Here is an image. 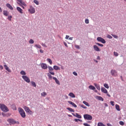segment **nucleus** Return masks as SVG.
<instances>
[{"label": "nucleus", "instance_id": "20", "mask_svg": "<svg viewBox=\"0 0 126 126\" xmlns=\"http://www.w3.org/2000/svg\"><path fill=\"white\" fill-rule=\"evenodd\" d=\"M68 95L70 96V97H71V98H75V95L73 93H70L69 94H68Z\"/></svg>", "mask_w": 126, "mask_h": 126}, {"label": "nucleus", "instance_id": "37", "mask_svg": "<svg viewBox=\"0 0 126 126\" xmlns=\"http://www.w3.org/2000/svg\"><path fill=\"white\" fill-rule=\"evenodd\" d=\"M119 125H120V126H125V123L123 121H120Z\"/></svg>", "mask_w": 126, "mask_h": 126}, {"label": "nucleus", "instance_id": "13", "mask_svg": "<svg viewBox=\"0 0 126 126\" xmlns=\"http://www.w3.org/2000/svg\"><path fill=\"white\" fill-rule=\"evenodd\" d=\"M94 51H96V52H100L101 51L99 47H98L96 45H94Z\"/></svg>", "mask_w": 126, "mask_h": 126}, {"label": "nucleus", "instance_id": "58", "mask_svg": "<svg viewBox=\"0 0 126 126\" xmlns=\"http://www.w3.org/2000/svg\"><path fill=\"white\" fill-rule=\"evenodd\" d=\"M0 69H3V66H2L1 65H0Z\"/></svg>", "mask_w": 126, "mask_h": 126}, {"label": "nucleus", "instance_id": "50", "mask_svg": "<svg viewBox=\"0 0 126 126\" xmlns=\"http://www.w3.org/2000/svg\"><path fill=\"white\" fill-rule=\"evenodd\" d=\"M83 126H90V125H89L88 124H87V123H84L83 124Z\"/></svg>", "mask_w": 126, "mask_h": 126}, {"label": "nucleus", "instance_id": "10", "mask_svg": "<svg viewBox=\"0 0 126 126\" xmlns=\"http://www.w3.org/2000/svg\"><path fill=\"white\" fill-rule=\"evenodd\" d=\"M18 2H17L18 4H19L21 6V4L22 5H24V6H26V4L24 1H23L22 0H17Z\"/></svg>", "mask_w": 126, "mask_h": 126}, {"label": "nucleus", "instance_id": "24", "mask_svg": "<svg viewBox=\"0 0 126 126\" xmlns=\"http://www.w3.org/2000/svg\"><path fill=\"white\" fill-rule=\"evenodd\" d=\"M3 15H4L5 16H8V12H7V11H3Z\"/></svg>", "mask_w": 126, "mask_h": 126}, {"label": "nucleus", "instance_id": "17", "mask_svg": "<svg viewBox=\"0 0 126 126\" xmlns=\"http://www.w3.org/2000/svg\"><path fill=\"white\" fill-rule=\"evenodd\" d=\"M53 79H54V80L55 81L56 83H57V84H58V85H60L61 84V83H60V81H59V80H58V79L56 77H53Z\"/></svg>", "mask_w": 126, "mask_h": 126}, {"label": "nucleus", "instance_id": "39", "mask_svg": "<svg viewBox=\"0 0 126 126\" xmlns=\"http://www.w3.org/2000/svg\"><path fill=\"white\" fill-rule=\"evenodd\" d=\"M30 44H34V40L33 39H30L29 41Z\"/></svg>", "mask_w": 126, "mask_h": 126}, {"label": "nucleus", "instance_id": "23", "mask_svg": "<svg viewBox=\"0 0 126 126\" xmlns=\"http://www.w3.org/2000/svg\"><path fill=\"white\" fill-rule=\"evenodd\" d=\"M66 109L68 110V111H69V112H72V113H74V110H73L72 108L70 107H67Z\"/></svg>", "mask_w": 126, "mask_h": 126}, {"label": "nucleus", "instance_id": "57", "mask_svg": "<svg viewBox=\"0 0 126 126\" xmlns=\"http://www.w3.org/2000/svg\"><path fill=\"white\" fill-rule=\"evenodd\" d=\"M39 52H40V53H41V54H43V53H44V51H43L42 49H40V50H39Z\"/></svg>", "mask_w": 126, "mask_h": 126}, {"label": "nucleus", "instance_id": "7", "mask_svg": "<svg viewBox=\"0 0 126 126\" xmlns=\"http://www.w3.org/2000/svg\"><path fill=\"white\" fill-rule=\"evenodd\" d=\"M48 69H49V72L50 73V74H52V75H55V72H52V70H54V68L51 66H48Z\"/></svg>", "mask_w": 126, "mask_h": 126}, {"label": "nucleus", "instance_id": "15", "mask_svg": "<svg viewBox=\"0 0 126 126\" xmlns=\"http://www.w3.org/2000/svg\"><path fill=\"white\" fill-rule=\"evenodd\" d=\"M101 90L102 93H104L105 94L108 93V91L104 87H101Z\"/></svg>", "mask_w": 126, "mask_h": 126}, {"label": "nucleus", "instance_id": "64", "mask_svg": "<svg viewBox=\"0 0 126 126\" xmlns=\"http://www.w3.org/2000/svg\"><path fill=\"white\" fill-rule=\"evenodd\" d=\"M94 86H95V87H96L98 85H97V84H96V83H94Z\"/></svg>", "mask_w": 126, "mask_h": 126}, {"label": "nucleus", "instance_id": "9", "mask_svg": "<svg viewBox=\"0 0 126 126\" xmlns=\"http://www.w3.org/2000/svg\"><path fill=\"white\" fill-rule=\"evenodd\" d=\"M111 73L112 76H118V72L116 70L111 69Z\"/></svg>", "mask_w": 126, "mask_h": 126}, {"label": "nucleus", "instance_id": "41", "mask_svg": "<svg viewBox=\"0 0 126 126\" xmlns=\"http://www.w3.org/2000/svg\"><path fill=\"white\" fill-rule=\"evenodd\" d=\"M112 37H113L114 38H115V39H118V38H119V37L118 36V35H115V34H112Z\"/></svg>", "mask_w": 126, "mask_h": 126}, {"label": "nucleus", "instance_id": "14", "mask_svg": "<svg viewBox=\"0 0 126 126\" xmlns=\"http://www.w3.org/2000/svg\"><path fill=\"white\" fill-rule=\"evenodd\" d=\"M67 102L69 104H70V105H72V106H73V107H74V108H77V105H76V104H75V103H74L72 101H68Z\"/></svg>", "mask_w": 126, "mask_h": 126}, {"label": "nucleus", "instance_id": "25", "mask_svg": "<svg viewBox=\"0 0 126 126\" xmlns=\"http://www.w3.org/2000/svg\"><path fill=\"white\" fill-rule=\"evenodd\" d=\"M53 69H55V70H59L60 69V67L57 65H54L53 66Z\"/></svg>", "mask_w": 126, "mask_h": 126}, {"label": "nucleus", "instance_id": "48", "mask_svg": "<svg viewBox=\"0 0 126 126\" xmlns=\"http://www.w3.org/2000/svg\"><path fill=\"white\" fill-rule=\"evenodd\" d=\"M75 47L76 49H78V50H79V49H80V47H79V45H75Z\"/></svg>", "mask_w": 126, "mask_h": 126}, {"label": "nucleus", "instance_id": "3", "mask_svg": "<svg viewBox=\"0 0 126 126\" xmlns=\"http://www.w3.org/2000/svg\"><path fill=\"white\" fill-rule=\"evenodd\" d=\"M84 118L85 120H87V121H91L92 120L93 117L92 116L89 114H85L84 115Z\"/></svg>", "mask_w": 126, "mask_h": 126}, {"label": "nucleus", "instance_id": "5", "mask_svg": "<svg viewBox=\"0 0 126 126\" xmlns=\"http://www.w3.org/2000/svg\"><path fill=\"white\" fill-rule=\"evenodd\" d=\"M96 40L98 41V42H101V43H102V44H106V40L101 37H97Z\"/></svg>", "mask_w": 126, "mask_h": 126}, {"label": "nucleus", "instance_id": "16", "mask_svg": "<svg viewBox=\"0 0 126 126\" xmlns=\"http://www.w3.org/2000/svg\"><path fill=\"white\" fill-rule=\"evenodd\" d=\"M5 69H6V70H7V71L8 72H11V70H10V69H9V68L7 66V65L6 64H4L3 65Z\"/></svg>", "mask_w": 126, "mask_h": 126}, {"label": "nucleus", "instance_id": "42", "mask_svg": "<svg viewBox=\"0 0 126 126\" xmlns=\"http://www.w3.org/2000/svg\"><path fill=\"white\" fill-rule=\"evenodd\" d=\"M107 38H108V39H113V37L110 34L107 35Z\"/></svg>", "mask_w": 126, "mask_h": 126}, {"label": "nucleus", "instance_id": "46", "mask_svg": "<svg viewBox=\"0 0 126 126\" xmlns=\"http://www.w3.org/2000/svg\"><path fill=\"white\" fill-rule=\"evenodd\" d=\"M114 56H115V57H118L119 56V53H118V52H114Z\"/></svg>", "mask_w": 126, "mask_h": 126}, {"label": "nucleus", "instance_id": "4", "mask_svg": "<svg viewBox=\"0 0 126 126\" xmlns=\"http://www.w3.org/2000/svg\"><path fill=\"white\" fill-rule=\"evenodd\" d=\"M23 108L24 109L25 112H26V113H28L29 114H30V115H32L33 114V112L30 110V108H29V107L25 106Z\"/></svg>", "mask_w": 126, "mask_h": 126}, {"label": "nucleus", "instance_id": "45", "mask_svg": "<svg viewBox=\"0 0 126 126\" xmlns=\"http://www.w3.org/2000/svg\"><path fill=\"white\" fill-rule=\"evenodd\" d=\"M95 87L96 89H97V90H99V91L101 90V88L100 87V86L99 85H98L97 87Z\"/></svg>", "mask_w": 126, "mask_h": 126}, {"label": "nucleus", "instance_id": "32", "mask_svg": "<svg viewBox=\"0 0 126 126\" xmlns=\"http://www.w3.org/2000/svg\"><path fill=\"white\" fill-rule=\"evenodd\" d=\"M20 74H21V75H26V72H25L24 70H22L20 72Z\"/></svg>", "mask_w": 126, "mask_h": 126}, {"label": "nucleus", "instance_id": "27", "mask_svg": "<svg viewBox=\"0 0 126 126\" xmlns=\"http://www.w3.org/2000/svg\"><path fill=\"white\" fill-rule=\"evenodd\" d=\"M31 83H32V86H33V87H36L37 86V85H36V83H35V82L32 81Z\"/></svg>", "mask_w": 126, "mask_h": 126}, {"label": "nucleus", "instance_id": "34", "mask_svg": "<svg viewBox=\"0 0 126 126\" xmlns=\"http://www.w3.org/2000/svg\"><path fill=\"white\" fill-rule=\"evenodd\" d=\"M95 44L96 45H97V46H99V47H104V45L102 44H100L98 42H95Z\"/></svg>", "mask_w": 126, "mask_h": 126}, {"label": "nucleus", "instance_id": "36", "mask_svg": "<svg viewBox=\"0 0 126 126\" xmlns=\"http://www.w3.org/2000/svg\"><path fill=\"white\" fill-rule=\"evenodd\" d=\"M47 76H48L49 79H52V78H53V76H52V75H51V74L48 73Z\"/></svg>", "mask_w": 126, "mask_h": 126}, {"label": "nucleus", "instance_id": "54", "mask_svg": "<svg viewBox=\"0 0 126 126\" xmlns=\"http://www.w3.org/2000/svg\"><path fill=\"white\" fill-rule=\"evenodd\" d=\"M73 74H74V75H75V76H77V73H76V72L74 71L73 72Z\"/></svg>", "mask_w": 126, "mask_h": 126}, {"label": "nucleus", "instance_id": "1", "mask_svg": "<svg viewBox=\"0 0 126 126\" xmlns=\"http://www.w3.org/2000/svg\"><path fill=\"white\" fill-rule=\"evenodd\" d=\"M0 108L3 112L4 113H7L9 110H8V108L6 105H4V104L0 103Z\"/></svg>", "mask_w": 126, "mask_h": 126}, {"label": "nucleus", "instance_id": "19", "mask_svg": "<svg viewBox=\"0 0 126 126\" xmlns=\"http://www.w3.org/2000/svg\"><path fill=\"white\" fill-rule=\"evenodd\" d=\"M17 10H18L20 13H23V10L20 7H17Z\"/></svg>", "mask_w": 126, "mask_h": 126}, {"label": "nucleus", "instance_id": "55", "mask_svg": "<svg viewBox=\"0 0 126 126\" xmlns=\"http://www.w3.org/2000/svg\"><path fill=\"white\" fill-rule=\"evenodd\" d=\"M63 44H64V46H65L67 48L68 47V46H67V44H66V42H64Z\"/></svg>", "mask_w": 126, "mask_h": 126}, {"label": "nucleus", "instance_id": "33", "mask_svg": "<svg viewBox=\"0 0 126 126\" xmlns=\"http://www.w3.org/2000/svg\"><path fill=\"white\" fill-rule=\"evenodd\" d=\"M34 47H36V48H38V49H41V48H42V47L41 46V45H39V44H35L34 45Z\"/></svg>", "mask_w": 126, "mask_h": 126}, {"label": "nucleus", "instance_id": "56", "mask_svg": "<svg viewBox=\"0 0 126 126\" xmlns=\"http://www.w3.org/2000/svg\"><path fill=\"white\" fill-rule=\"evenodd\" d=\"M96 60H98V61H100V60H101V59H100V56H98L97 57Z\"/></svg>", "mask_w": 126, "mask_h": 126}, {"label": "nucleus", "instance_id": "38", "mask_svg": "<svg viewBox=\"0 0 126 126\" xmlns=\"http://www.w3.org/2000/svg\"><path fill=\"white\" fill-rule=\"evenodd\" d=\"M33 2H34V3H35V4H37V5H39V1L37 0H34Z\"/></svg>", "mask_w": 126, "mask_h": 126}, {"label": "nucleus", "instance_id": "62", "mask_svg": "<svg viewBox=\"0 0 126 126\" xmlns=\"http://www.w3.org/2000/svg\"><path fill=\"white\" fill-rule=\"evenodd\" d=\"M67 116H68V117H69L70 118L72 117V115H69V114H68Z\"/></svg>", "mask_w": 126, "mask_h": 126}, {"label": "nucleus", "instance_id": "26", "mask_svg": "<svg viewBox=\"0 0 126 126\" xmlns=\"http://www.w3.org/2000/svg\"><path fill=\"white\" fill-rule=\"evenodd\" d=\"M115 107L117 111H121V109H120V105L118 104H116Z\"/></svg>", "mask_w": 126, "mask_h": 126}, {"label": "nucleus", "instance_id": "49", "mask_svg": "<svg viewBox=\"0 0 126 126\" xmlns=\"http://www.w3.org/2000/svg\"><path fill=\"white\" fill-rule=\"evenodd\" d=\"M115 103V102H114L113 101L110 102V103L112 105V106H115V103Z\"/></svg>", "mask_w": 126, "mask_h": 126}, {"label": "nucleus", "instance_id": "12", "mask_svg": "<svg viewBox=\"0 0 126 126\" xmlns=\"http://www.w3.org/2000/svg\"><path fill=\"white\" fill-rule=\"evenodd\" d=\"M40 66L43 69H47L48 68V66L47 65V64L45 63H42L40 64Z\"/></svg>", "mask_w": 126, "mask_h": 126}, {"label": "nucleus", "instance_id": "59", "mask_svg": "<svg viewBox=\"0 0 126 126\" xmlns=\"http://www.w3.org/2000/svg\"><path fill=\"white\" fill-rule=\"evenodd\" d=\"M107 126H112V124H110V123H108V124H107Z\"/></svg>", "mask_w": 126, "mask_h": 126}, {"label": "nucleus", "instance_id": "52", "mask_svg": "<svg viewBox=\"0 0 126 126\" xmlns=\"http://www.w3.org/2000/svg\"><path fill=\"white\" fill-rule=\"evenodd\" d=\"M74 122H76V123H78V121H79V119H75L74 120Z\"/></svg>", "mask_w": 126, "mask_h": 126}, {"label": "nucleus", "instance_id": "44", "mask_svg": "<svg viewBox=\"0 0 126 126\" xmlns=\"http://www.w3.org/2000/svg\"><path fill=\"white\" fill-rule=\"evenodd\" d=\"M12 18V16H8L7 19L9 20V21H11V19Z\"/></svg>", "mask_w": 126, "mask_h": 126}, {"label": "nucleus", "instance_id": "30", "mask_svg": "<svg viewBox=\"0 0 126 126\" xmlns=\"http://www.w3.org/2000/svg\"><path fill=\"white\" fill-rule=\"evenodd\" d=\"M97 126H106L102 122H99L97 123Z\"/></svg>", "mask_w": 126, "mask_h": 126}, {"label": "nucleus", "instance_id": "29", "mask_svg": "<svg viewBox=\"0 0 126 126\" xmlns=\"http://www.w3.org/2000/svg\"><path fill=\"white\" fill-rule=\"evenodd\" d=\"M47 61L50 64H53V62L52 61V60H51V59L48 58L47 59Z\"/></svg>", "mask_w": 126, "mask_h": 126}, {"label": "nucleus", "instance_id": "21", "mask_svg": "<svg viewBox=\"0 0 126 126\" xmlns=\"http://www.w3.org/2000/svg\"><path fill=\"white\" fill-rule=\"evenodd\" d=\"M89 89H91V90H95V89H96V88H95V87L92 86V85H90L89 87Z\"/></svg>", "mask_w": 126, "mask_h": 126}, {"label": "nucleus", "instance_id": "60", "mask_svg": "<svg viewBox=\"0 0 126 126\" xmlns=\"http://www.w3.org/2000/svg\"><path fill=\"white\" fill-rule=\"evenodd\" d=\"M69 38V35H66L65 39H67Z\"/></svg>", "mask_w": 126, "mask_h": 126}, {"label": "nucleus", "instance_id": "22", "mask_svg": "<svg viewBox=\"0 0 126 126\" xmlns=\"http://www.w3.org/2000/svg\"><path fill=\"white\" fill-rule=\"evenodd\" d=\"M97 100H99V101H104V98H103V97H102L101 96H97Z\"/></svg>", "mask_w": 126, "mask_h": 126}, {"label": "nucleus", "instance_id": "43", "mask_svg": "<svg viewBox=\"0 0 126 126\" xmlns=\"http://www.w3.org/2000/svg\"><path fill=\"white\" fill-rule=\"evenodd\" d=\"M85 22L86 24H89V20L88 19H86L85 21Z\"/></svg>", "mask_w": 126, "mask_h": 126}, {"label": "nucleus", "instance_id": "6", "mask_svg": "<svg viewBox=\"0 0 126 126\" xmlns=\"http://www.w3.org/2000/svg\"><path fill=\"white\" fill-rule=\"evenodd\" d=\"M7 122L10 125H15V124H16V121L13 119H8Z\"/></svg>", "mask_w": 126, "mask_h": 126}, {"label": "nucleus", "instance_id": "28", "mask_svg": "<svg viewBox=\"0 0 126 126\" xmlns=\"http://www.w3.org/2000/svg\"><path fill=\"white\" fill-rule=\"evenodd\" d=\"M83 104H84V105H86V106H87V107H90V105L89 104V103H88V102L84 101L83 102Z\"/></svg>", "mask_w": 126, "mask_h": 126}, {"label": "nucleus", "instance_id": "40", "mask_svg": "<svg viewBox=\"0 0 126 126\" xmlns=\"http://www.w3.org/2000/svg\"><path fill=\"white\" fill-rule=\"evenodd\" d=\"M104 86L105 88H107V89H109V85H108V84H104Z\"/></svg>", "mask_w": 126, "mask_h": 126}, {"label": "nucleus", "instance_id": "2", "mask_svg": "<svg viewBox=\"0 0 126 126\" xmlns=\"http://www.w3.org/2000/svg\"><path fill=\"white\" fill-rule=\"evenodd\" d=\"M19 110V113L20 115L21 116L22 118H26V114L25 113V111H24V110L22 109V108L20 107L18 108Z\"/></svg>", "mask_w": 126, "mask_h": 126}, {"label": "nucleus", "instance_id": "61", "mask_svg": "<svg viewBox=\"0 0 126 126\" xmlns=\"http://www.w3.org/2000/svg\"><path fill=\"white\" fill-rule=\"evenodd\" d=\"M73 39V37H69V40H72Z\"/></svg>", "mask_w": 126, "mask_h": 126}, {"label": "nucleus", "instance_id": "51", "mask_svg": "<svg viewBox=\"0 0 126 126\" xmlns=\"http://www.w3.org/2000/svg\"><path fill=\"white\" fill-rule=\"evenodd\" d=\"M41 45H42V46H43V47H44L45 48H47V45H46V44H45V43H42L41 44Z\"/></svg>", "mask_w": 126, "mask_h": 126}, {"label": "nucleus", "instance_id": "53", "mask_svg": "<svg viewBox=\"0 0 126 126\" xmlns=\"http://www.w3.org/2000/svg\"><path fill=\"white\" fill-rule=\"evenodd\" d=\"M1 115H2L3 117H6V114H5V113H3V112H2V113H1Z\"/></svg>", "mask_w": 126, "mask_h": 126}, {"label": "nucleus", "instance_id": "8", "mask_svg": "<svg viewBox=\"0 0 126 126\" xmlns=\"http://www.w3.org/2000/svg\"><path fill=\"white\" fill-rule=\"evenodd\" d=\"M22 78L26 81V82H27L28 83H30V79L27 76H22Z\"/></svg>", "mask_w": 126, "mask_h": 126}, {"label": "nucleus", "instance_id": "11", "mask_svg": "<svg viewBox=\"0 0 126 126\" xmlns=\"http://www.w3.org/2000/svg\"><path fill=\"white\" fill-rule=\"evenodd\" d=\"M29 11L31 14H33L35 12V8L33 7L32 6H30V8L29 9Z\"/></svg>", "mask_w": 126, "mask_h": 126}, {"label": "nucleus", "instance_id": "35", "mask_svg": "<svg viewBox=\"0 0 126 126\" xmlns=\"http://www.w3.org/2000/svg\"><path fill=\"white\" fill-rule=\"evenodd\" d=\"M41 96L43 97H45V96L47 95V93L46 92H43L41 94Z\"/></svg>", "mask_w": 126, "mask_h": 126}, {"label": "nucleus", "instance_id": "18", "mask_svg": "<svg viewBox=\"0 0 126 126\" xmlns=\"http://www.w3.org/2000/svg\"><path fill=\"white\" fill-rule=\"evenodd\" d=\"M6 5L7 7H8V8H9V9H10L11 10H13V7H12V6H11V5H10V4L7 3Z\"/></svg>", "mask_w": 126, "mask_h": 126}, {"label": "nucleus", "instance_id": "31", "mask_svg": "<svg viewBox=\"0 0 126 126\" xmlns=\"http://www.w3.org/2000/svg\"><path fill=\"white\" fill-rule=\"evenodd\" d=\"M75 117L76 118H78V119H81V118H82V117H81V115H80L79 114H78V113H76Z\"/></svg>", "mask_w": 126, "mask_h": 126}, {"label": "nucleus", "instance_id": "63", "mask_svg": "<svg viewBox=\"0 0 126 126\" xmlns=\"http://www.w3.org/2000/svg\"><path fill=\"white\" fill-rule=\"evenodd\" d=\"M106 94H107V95L108 97H111V95H110L109 94H108V92H107V93Z\"/></svg>", "mask_w": 126, "mask_h": 126}, {"label": "nucleus", "instance_id": "47", "mask_svg": "<svg viewBox=\"0 0 126 126\" xmlns=\"http://www.w3.org/2000/svg\"><path fill=\"white\" fill-rule=\"evenodd\" d=\"M81 107L82 108H83V109H87V107L86 106H85L84 105L82 104L81 105Z\"/></svg>", "mask_w": 126, "mask_h": 126}]
</instances>
